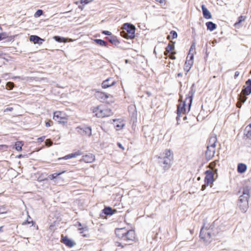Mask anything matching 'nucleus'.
<instances>
[{"instance_id": "nucleus-1", "label": "nucleus", "mask_w": 251, "mask_h": 251, "mask_svg": "<svg viewBox=\"0 0 251 251\" xmlns=\"http://www.w3.org/2000/svg\"><path fill=\"white\" fill-rule=\"evenodd\" d=\"M194 84L191 88V90L189 92V93L187 95V97L185 98L184 101L182 102L181 103L177 105L176 110L177 114H181V113L185 114L186 113V106L187 102L188 105V112L190 111L193 101V96L195 93V90H194L192 88Z\"/></svg>"}, {"instance_id": "nucleus-2", "label": "nucleus", "mask_w": 251, "mask_h": 251, "mask_svg": "<svg viewBox=\"0 0 251 251\" xmlns=\"http://www.w3.org/2000/svg\"><path fill=\"white\" fill-rule=\"evenodd\" d=\"M250 188L249 186L243 187L242 195L240 196L238 201L237 205L243 213L246 212L249 207V200L250 197Z\"/></svg>"}, {"instance_id": "nucleus-3", "label": "nucleus", "mask_w": 251, "mask_h": 251, "mask_svg": "<svg viewBox=\"0 0 251 251\" xmlns=\"http://www.w3.org/2000/svg\"><path fill=\"white\" fill-rule=\"evenodd\" d=\"M135 27L129 23L124 24V30L121 32V35L126 39H133L135 37Z\"/></svg>"}, {"instance_id": "nucleus-4", "label": "nucleus", "mask_w": 251, "mask_h": 251, "mask_svg": "<svg viewBox=\"0 0 251 251\" xmlns=\"http://www.w3.org/2000/svg\"><path fill=\"white\" fill-rule=\"evenodd\" d=\"M93 110V113L98 118L108 117L112 113L111 109L104 108L101 105L94 107Z\"/></svg>"}, {"instance_id": "nucleus-5", "label": "nucleus", "mask_w": 251, "mask_h": 251, "mask_svg": "<svg viewBox=\"0 0 251 251\" xmlns=\"http://www.w3.org/2000/svg\"><path fill=\"white\" fill-rule=\"evenodd\" d=\"M53 119L59 123L65 124L67 123L68 119L65 116L64 113L61 111L54 112Z\"/></svg>"}, {"instance_id": "nucleus-6", "label": "nucleus", "mask_w": 251, "mask_h": 251, "mask_svg": "<svg viewBox=\"0 0 251 251\" xmlns=\"http://www.w3.org/2000/svg\"><path fill=\"white\" fill-rule=\"evenodd\" d=\"M76 129L77 132L83 136L90 137L92 135V129L90 126L77 127Z\"/></svg>"}, {"instance_id": "nucleus-7", "label": "nucleus", "mask_w": 251, "mask_h": 251, "mask_svg": "<svg viewBox=\"0 0 251 251\" xmlns=\"http://www.w3.org/2000/svg\"><path fill=\"white\" fill-rule=\"evenodd\" d=\"M242 95L249 96L251 94V79H248L242 90Z\"/></svg>"}, {"instance_id": "nucleus-8", "label": "nucleus", "mask_w": 251, "mask_h": 251, "mask_svg": "<svg viewBox=\"0 0 251 251\" xmlns=\"http://www.w3.org/2000/svg\"><path fill=\"white\" fill-rule=\"evenodd\" d=\"M200 237L204 240H207L211 237V233L209 229L204 228V226H203L201 228Z\"/></svg>"}, {"instance_id": "nucleus-9", "label": "nucleus", "mask_w": 251, "mask_h": 251, "mask_svg": "<svg viewBox=\"0 0 251 251\" xmlns=\"http://www.w3.org/2000/svg\"><path fill=\"white\" fill-rule=\"evenodd\" d=\"M206 176L204 178V182L205 185H209L210 183H212L214 181V173L210 170L206 171L205 172Z\"/></svg>"}, {"instance_id": "nucleus-10", "label": "nucleus", "mask_w": 251, "mask_h": 251, "mask_svg": "<svg viewBox=\"0 0 251 251\" xmlns=\"http://www.w3.org/2000/svg\"><path fill=\"white\" fill-rule=\"evenodd\" d=\"M123 241L127 242L129 241H133L135 238V233L133 230H129L126 232Z\"/></svg>"}, {"instance_id": "nucleus-11", "label": "nucleus", "mask_w": 251, "mask_h": 251, "mask_svg": "<svg viewBox=\"0 0 251 251\" xmlns=\"http://www.w3.org/2000/svg\"><path fill=\"white\" fill-rule=\"evenodd\" d=\"M160 160L159 161L160 163H163L164 166H163V168L165 169H168L171 167V159L170 158H167V157H158Z\"/></svg>"}, {"instance_id": "nucleus-12", "label": "nucleus", "mask_w": 251, "mask_h": 251, "mask_svg": "<svg viewBox=\"0 0 251 251\" xmlns=\"http://www.w3.org/2000/svg\"><path fill=\"white\" fill-rule=\"evenodd\" d=\"M215 153V148L210 147L207 146V150L205 152V157L206 158L209 160H210L214 155Z\"/></svg>"}, {"instance_id": "nucleus-13", "label": "nucleus", "mask_w": 251, "mask_h": 251, "mask_svg": "<svg viewBox=\"0 0 251 251\" xmlns=\"http://www.w3.org/2000/svg\"><path fill=\"white\" fill-rule=\"evenodd\" d=\"M115 83L116 82L114 80H113L111 78H108L102 82L101 86L103 88L106 89L114 85Z\"/></svg>"}, {"instance_id": "nucleus-14", "label": "nucleus", "mask_w": 251, "mask_h": 251, "mask_svg": "<svg viewBox=\"0 0 251 251\" xmlns=\"http://www.w3.org/2000/svg\"><path fill=\"white\" fill-rule=\"evenodd\" d=\"M29 40L30 41L33 42L34 44H38L39 45H42L43 42L45 41L44 39L40 38L37 35H31L29 37Z\"/></svg>"}, {"instance_id": "nucleus-15", "label": "nucleus", "mask_w": 251, "mask_h": 251, "mask_svg": "<svg viewBox=\"0 0 251 251\" xmlns=\"http://www.w3.org/2000/svg\"><path fill=\"white\" fill-rule=\"evenodd\" d=\"M126 232L125 228H116L115 229V234L118 237L123 240L125 235Z\"/></svg>"}, {"instance_id": "nucleus-16", "label": "nucleus", "mask_w": 251, "mask_h": 251, "mask_svg": "<svg viewBox=\"0 0 251 251\" xmlns=\"http://www.w3.org/2000/svg\"><path fill=\"white\" fill-rule=\"evenodd\" d=\"M61 241L62 243L69 247H72L75 244L72 240L69 239L67 236H62Z\"/></svg>"}, {"instance_id": "nucleus-17", "label": "nucleus", "mask_w": 251, "mask_h": 251, "mask_svg": "<svg viewBox=\"0 0 251 251\" xmlns=\"http://www.w3.org/2000/svg\"><path fill=\"white\" fill-rule=\"evenodd\" d=\"M201 9L203 17L206 19H210L212 18V15L210 11L207 9L204 5H201Z\"/></svg>"}, {"instance_id": "nucleus-18", "label": "nucleus", "mask_w": 251, "mask_h": 251, "mask_svg": "<svg viewBox=\"0 0 251 251\" xmlns=\"http://www.w3.org/2000/svg\"><path fill=\"white\" fill-rule=\"evenodd\" d=\"M217 141V136L215 134H212L210 137L209 140H208V147L215 148L216 147V143Z\"/></svg>"}, {"instance_id": "nucleus-19", "label": "nucleus", "mask_w": 251, "mask_h": 251, "mask_svg": "<svg viewBox=\"0 0 251 251\" xmlns=\"http://www.w3.org/2000/svg\"><path fill=\"white\" fill-rule=\"evenodd\" d=\"M116 212L117 210L116 209H113L109 206L105 207L102 210V213L106 216L112 215Z\"/></svg>"}, {"instance_id": "nucleus-20", "label": "nucleus", "mask_w": 251, "mask_h": 251, "mask_svg": "<svg viewBox=\"0 0 251 251\" xmlns=\"http://www.w3.org/2000/svg\"><path fill=\"white\" fill-rule=\"evenodd\" d=\"M82 160L86 163H91L95 160V156L92 154H89L83 156Z\"/></svg>"}, {"instance_id": "nucleus-21", "label": "nucleus", "mask_w": 251, "mask_h": 251, "mask_svg": "<svg viewBox=\"0 0 251 251\" xmlns=\"http://www.w3.org/2000/svg\"><path fill=\"white\" fill-rule=\"evenodd\" d=\"M113 122L114 126L116 127V129L117 130H120L124 126L123 121L120 120V119H114Z\"/></svg>"}, {"instance_id": "nucleus-22", "label": "nucleus", "mask_w": 251, "mask_h": 251, "mask_svg": "<svg viewBox=\"0 0 251 251\" xmlns=\"http://www.w3.org/2000/svg\"><path fill=\"white\" fill-rule=\"evenodd\" d=\"M188 56L187 57V60L185 63L184 70L186 71V74L189 71L192 65L193 64V61L188 60Z\"/></svg>"}, {"instance_id": "nucleus-23", "label": "nucleus", "mask_w": 251, "mask_h": 251, "mask_svg": "<svg viewBox=\"0 0 251 251\" xmlns=\"http://www.w3.org/2000/svg\"><path fill=\"white\" fill-rule=\"evenodd\" d=\"M80 154L81 153L79 151H77L75 153H71V154L66 155L65 156H64L63 157L58 158V159L59 160H61V159L67 160V159H71V158H72L74 157H75L80 155Z\"/></svg>"}, {"instance_id": "nucleus-24", "label": "nucleus", "mask_w": 251, "mask_h": 251, "mask_svg": "<svg viewBox=\"0 0 251 251\" xmlns=\"http://www.w3.org/2000/svg\"><path fill=\"white\" fill-rule=\"evenodd\" d=\"M207 29L212 31L217 28V25L212 22H207L205 24Z\"/></svg>"}, {"instance_id": "nucleus-25", "label": "nucleus", "mask_w": 251, "mask_h": 251, "mask_svg": "<svg viewBox=\"0 0 251 251\" xmlns=\"http://www.w3.org/2000/svg\"><path fill=\"white\" fill-rule=\"evenodd\" d=\"M247 168L246 164L243 163H239L237 166V171L238 173L242 174L245 172Z\"/></svg>"}, {"instance_id": "nucleus-26", "label": "nucleus", "mask_w": 251, "mask_h": 251, "mask_svg": "<svg viewBox=\"0 0 251 251\" xmlns=\"http://www.w3.org/2000/svg\"><path fill=\"white\" fill-rule=\"evenodd\" d=\"M65 171H62V172H61L59 173H55L54 174L50 175L49 176V177L51 180H53V179H59L60 177H59V176L60 175H61V174H63L64 173H65Z\"/></svg>"}, {"instance_id": "nucleus-27", "label": "nucleus", "mask_w": 251, "mask_h": 251, "mask_svg": "<svg viewBox=\"0 0 251 251\" xmlns=\"http://www.w3.org/2000/svg\"><path fill=\"white\" fill-rule=\"evenodd\" d=\"M174 43L175 42H174L173 44L170 43L168 45L166 48V51L164 52L165 55H167L168 53L170 52L175 49Z\"/></svg>"}, {"instance_id": "nucleus-28", "label": "nucleus", "mask_w": 251, "mask_h": 251, "mask_svg": "<svg viewBox=\"0 0 251 251\" xmlns=\"http://www.w3.org/2000/svg\"><path fill=\"white\" fill-rule=\"evenodd\" d=\"M94 41L98 45H100L101 46L108 47V44L106 43V42L102 39H95Z\"/></svg>"}, {"instance_id": "nucleus-29", "label": "nucleus", "mask_w": 251, "mask_h": 251, "mask_svg": "<svg viewBox=\"0 0 251 251\" xmlns=\"http://www.w3.org/2000/svg\"><path fill=\"white\" fill-rule=\"evenodd\" d=\"M23 144L22 142L18 141L15 144V149L18 151H21L22 150V146Z\"/></svg>"}, {"instance_id": "nucleus-30", "label": "nucleus", "mask_w": 251, "mask_h": 251, "mask_svg": "<svg viewBox=\"0 0 251 251\" xmlns=\"http://www.w3.org/2000/svg\"><path fill=\"white\" fill-rule=\"evenodd\" d=\"M177 37V33H176V32L174 30H172L170 33V35H168L167 39H170L171 38H172V39H174L176 38Z\"/></svg>"}, {"instance_id": "nucleus-31", "label": "nucleus", "mask_w": 251, "mask_h": 251, "mask_svg": "<svg viewBox=\"0 0 251 251\" xmlns=\"http://www.w3.org/2000/svg\"><path fill=\"white\" fill-rule=\"evenodd\" d=\"M98 95H99V97L103 100H105L106 99H107V98H108L111 96V95L110 94H105L104 93H102V92L99 93L98 94Z\"/></svg>"}, {"instance_id": "nucleus-32", "label": "nucleus", "mask_w": 251, "mask_h": 251, "mask_svg": "<svg viewBox=\"0 0 251 251\" xmlns=\"http://www.w3.org/2000/svg\"><path fill=\"white\" fill-rule=\"evenodd\" d=\"M245 134L247 138L251 139V129L250 127H246L245 129Z\"/></svg>"}, {"instance_id": "nucleus-33", "label": "nucleus", "mask_w": 251, "mask_h": 251, "mask_svg": "<svg viewBox=\"0 0 251 251\" xmlns=\"http://www.w3.org/2000/svg\"><path fill=\"white\" fill-rule=\"evenodd\" d=\"M108 40L110 43L114 44L115 45H117L119 44V41L115 36L111 37L110 38L108 39Z\"/></svg>"}, {"instance_id": "nucleus-34", "label": "nucleus", "mask_w": 251, "mask_h": 251, "mask_svg": "<svg viewBox=\"0 0 251 251\" xmlns=\"http://www.w3.org/2000/svg\"><path fill=\"white\" fill-rule=\"evenodd\" d=\"M53 38L55 41L59 43L65 42L66 41L65 38L59 36H54Z\"/></svg>"}, {"instance_id": "nucleus-35", "label": "nucleus", "mask_w": 251, "mask_h": 251, "mask_svg": "<svg viewBox=\"0 0 251 251\" xmlns=\"http://www.w3.org/2000/svg\"><path fill=\"white\" fill-rule=\"evenodd\" d=\"M246 96H245V95H241L240 94V96H239V100L240 101H241V102H242V103L245 102V101L247 100V98Z\"/></svg>"}, {"instance_id": "nucleus-36", "label": "nucleus", "mask_w": 251, "mask_h": 251, "mask_svg": "<svg viewBox=\"0 0 251 251\" xmlns=\"http://www.w3.org/2000/svg\"><path fill=\"white\" fill-rule=\"evenodd\" d=\"M245 19V17H243V16H240L238 19V22H236L234 24L235 26H236L237 25L240 24L242 21H244Z\"/></svg>"}, {"instance_id": "nucleus-37", "label": "nucleus", "mask_w": 251, "mask_h": 251, "mask_svg": "<svg viewBox=\"0 0 251 251\" xmlns=\"http://www.w3.org/2000/svg\"><path fill=\"white\" fill-rule=\"evenodd\" d=\"M43 14V11L41 9H38L34 14L35 17H38Z\"/></svg>"}, {"instance_id": "nucleus-38", "label": "nucleus", "mask_w": 251, "mask_h": 251, "mask_svg": "<svg viewBox=\"0 0 251 251\" xmlns=\"http://www.w3.org/2000/svg\"><path fill=\"white\" fill-rule=\"evenodd\" d=\"M164 153H165V156H164V157L170 158L171 152L170 150H166L165 151Z\"/></svg>"}, {"instance_id": "nucleus-39", "label": "nucleus", "mask_w": 251, "mask_h": 251, "mask_svg": "<svg viewBox=\"0 0 251 251\" xmlns=\"http://www.w3.org/2000/svg\"><path fill=\"white\" fill-rule=\"evenodd\" d=\"M6 212L7 209L5 206H0V214L6 213Z\"/></svg>"}, {"instance_id": "nucleus-40", "label": "nucleus", "mask_w": 251, "mask_h": 251, "mask_svg": "<svg viewBox=\"0 0 251 251\" xmlns=\"http://www.w3.org/2000/svg\"><path fill=\"white\" fill-rule=\"evenodd\" d=\"M7 34L5 32L0 33V41L5 39L7 37Z\"/></svg>"}, {"instance_id": "nucleus-41", "label": "nucleus", "mask_w": 251, "mask_h": 251, "mask_svg": "<svg viewBox=\"0 0 251 251\" xmlns=\"http://www.w3.org/2000/svg\"><path fill=\"white\" fill-rule=\"evenodd\" d=\"M46 145L48 146H50L52 144V142L50 139H47L45 141Z\"/></svg>"}, {"instance_id": "nucleus-42", "label": "nucleus", "mask_w": 251, "mask_h": 251, "mask_svg": "<svg viewBox=\"0 0 251 251\" xmlns=\"http://www.w3.org/2000/svg\"><path fill=\"white\" fill-rule=\"evenodd\" d=\"M90 2V0H80V3L82 4H87Z\"/></svg>"}, {"instance_id": "nucleus-43", "label": "nucleus", "mask_w": 251, "mask_h": 251, "mask_svg": "<svg viewBox=\"0 0 251 251\" xmlns=\"http://www.w3.org/2000/svg\"><path fill=\"white\" fill-rule=\"evenodd\" d=\"M45 138V136L40 137L37 139V141L38 143H41L44 140Z\"/></svg>"}, {"instance_id": "nucleus-44", "label": "nucleus", "mask_w": 251, "mask_h": 251, "mask_svg": "<svg viewBox=\"0 0 251 251\" xmlns=\"http://www.w3.org/2000/svg\"><path fill=\"white\" fill-rule=\"evenodd\" d=\"M102 33L104 34V35H111V33L109 31H107V30H103L102 31Z\"/></svg>"}, {"instance_id": "nucleus-45", "label": "nucleus", "mask_w": 251, "mask_h": 251, "mask_svg": "<svg viewBox=\"0 0 251 251\" xmlns=\"http://www.w3.org/2000/svg\"><path fill=\"white\" fill-rule=\"evenodd\" d=\"M78 230L79 231H80V233H82L83 232V230H87V227L86 226H85V227H81V228H78Z\"/></svg>"}, {"instance_id": "nucleus-46", "label": "nucleus", "mask_w": 251, "mask_h": 251, "mask_svg": "<svg viewBox=\"0 0 251 251\" xmlns=\"http://www.w3.org/2000/svg\"><path fill=\"white\" fill-rule=\"evenodd\" d=\"M52 122L51 121H49L48 122H46V127H50L51 126V123Z\"/></svg>"}, {"instance_id": "nucleus-47", "label": "nucleus", "mask_w": 251, "mask_h": 251, "mask_svg": "<svg viewBox=\"0 0 251 251\" xmlns=\"http://www.w3.org/2000/svg\"><path fill=\"white\" fill-rule=\"evenodd\" d=\"M115 245L117 247H121L122 248H124V246L122 244V243H120V242H116L115 243Z\"/></svg>"}, {"instance_id": "nucleus-48", "label": "nucleus", "mask_w": 251, "mask_h": 251, "mask_svg": "<svg viewBox=\"0 0 251 251\" xmlns=\"http://www.w3.org/2000/svg\"><path fill=\"white\" fill-rule=\"evenodd\" d=\"M176 52H171V54H171L170 56V58L172 59H176V57L174 55V54H175Z\"/></svg>"}, {"instance_id": "nucleus-49", "label": "nucleus", "mask_w": 251, "mask_h": 251, "mask_svg": "<svg viewBox=\"0 0 251 251\" xmlns=\"http://www.w3.org/2000/svg\"><path fill=\"white\" fill-rule=\"evenodd\" d=\"M242 102H241V101H240L239 100L237 102V107L238 108H241V106H242Z\"/></svg>"}, {"instance_id": "nucleus-50", "label": "nucleus", "mask_w": 251, "mask_h": 251, "mask_svg": "<svg viewBox=\"0 0 251 251\" xmlns=\"http://www.w3.org/2000/svg\"><path fill=\"white\" fill-rule=\"evenodd\" d=\"M208 186V185H205V182H204V184H203V185H202V186H201V190H202V191H203L204 190H205V189L206 187L207 186Z\"/></svg>"}, {"instance_id": "nucleus-51", "label": "nucleus", "mask_w": 251, "mask_h": 251, "mask_svg": "<svg viewBox=\"0 0 251 251\" xmlns=\"http://www.w3.org/2000/svg\"><path fill=\"white\" fill-rule=\"evenodd\" d=\"M239 72L238 71H236L235 73V74L234 75V78L236 79L239 76Z\"/></svg>"}, {"instance_id": "nucleus-52", "label": "nucleus", "mask_w": 251, "mask_h": 251, "mask_svg": "<svg viewBox=\"0 0 251 251\" xmlns=\"http://www.w3.org/2000/svg\"><path fill=\"white\" fill-rule=\"evenodd\" d=\"M117 145L119 148H120L122 150H124L125 149L123 147L122 145L120 143H118Z\"/></svg>"}, {"instance_id": "nucleus-53", "label": "nucleus", "mask_w": 251, "mask_h": 251, "mask_svg": "<svg viewBox=\"0 0 251 251\" xmlns=\"http://www.w3.org/2000/svg\"><path fill=\"white\" fill-rule=\"evenodd\" d=\"M13 108L12 107H8V108H7L4 111H12L13 110Z\"/></svg>"}, {"instance_id": "nucleus-54", "label": "nucleus", "mask_w": 251, "mask_h": 251, "mask_svg": "<svg viewBox=\"0 0 251 251\" xmlns=\"http://www.w3.org/2000/svg\"><path fill=\"white\" fill-rule=\"evenodd\" d=\"M177 117L176 118V119L177 120V121L178 122L179 120V119H180V115L181 114H177Z\"/></svg>"}, {"instance_id": "nucleus-55", "label": "nucleus", "mask_w": 251, "mask_h": 251, "mask_svg": "<svg viewBox=\"0 0 251 251\" xmlns=\"http://www.w3.org/2000/svg\"><path fill=\"white\" fill-rule=\"evenodd\" d=\"M157 2H159L160 3H162L164 2V0H155Z\"/></svg>"}, {"instance_id": "nucleus-56", "label": "nucleus", "mask_w": 251, "mask_h": 251, "mask_svg": "<svg viewBox=\"0 0 251 251\" xmlns=\"http://www.w3.org/2000/svg\"><path fill=\"white\" fill-rule=\"evenodd\" d=\"M193 58H194L193 55V54H192V55L190 56V59H189V60L193 61Z\"/></svg>"}, {"instance_id": "nucleus-57", "label": "nucleus", "mask_w": 251, "mask_h": 251, "mask_svg": "<svg viewBox=\"0 0 251 251\" xmlns=\"http://www.w3.org/2000/svg\"><path fill=\"white\" fill-rule=\"evenodd\" d=\"M147 94L148 95V97H150L151 95V93L150 92H147Z\"/></svg>"}, {"instance_id": "nucleus-58", "label": "nucleus", "mask_w": 251, "mask_h": 251, "mask_svg": "<svg viewBox=\"0 0 251 251\" xmlns=\"http://www.w3.org/2000/svg\"><path fill=\"white\" fill-rule=\"evenodd\" d=\"M24 156V155H23V154H19V155L18 156V158H21L23 157Z\"/></svg>"}, {"instance_id": "nucleus-59", "label": "nucleus", "mask_w": 251, "mask_h": 251, "mask_svg": "<svg viewBox=\"0 0 251 251\" xmlns=\"http://www.w3.org/2000/svg\"><path fill=\"white\" fill-rule=\"evenodd\" d=\"M182 76V73H178V74H177V76L181 77Z\"/></svg>"}, {"instance_id": "nucleus-60", "label": "nucleus", "mask_w": 251, "mask_h": 251, "mask_svg": "<svg viewBox=\"0 0 251 251\" xmlns=\"http://www.w3.org/2000/svg\"><path fill=\"white\" fill-rule=\"evenodd\" d=\"M78 8L82 10L83 9V6L79 5L78 6Z\"/></svg>"}, {"instance_id": "nucleus-61", "label": "nucleus", "mask_w": 251, "mask_h": 251, "mask_svg": "<svg viewBox=\"0 0 251 251\" xmlns=\"http://www.w3.org/2000/svg\"><path fill=\"white\" fill-rule=\"evenodd\" d=\"M78 226L79 227L81 226H82L81 224L80 223H79V222H78Z\"/></svg>"}, {"instance_id": "nucleus-62", "label": "nucleus", "mask_w": 251, "mask_h": 251, "mask_svg": "<svg viewBox=\"0 0 251 251\" xmlns=\"http://www.w3.org/2000/svg\"><path fill=\"white\" fill-rule=\"evenodd\" d=\"M246 127H250V129H251V124H249Z\"/></svg>"}, {"instance_id": "nucleus-63", "label": "nucleus", "mask_w": 251, "mask_h": 251, "mask_svg": "<svg viewBox=\"0 0 251 251\" xmlns=\"http://www.w3.org/2000/svg\"><path fill=\"white\" fill-rule=\"evenodd\" d=\"M186 119H187V117L186 116H184V117L183 118V120H185Z\"/></svg>"}, {"instance_id": "nucleus-64", "label": "nucleus", "mask_w": 251, "mask_h": 251, "mask_svg": "<svg viewBox=\"0 0 251 251\" xmlns=\"http://www.w3.org/2000/svg\"><path fill=\"white\" fill-rule=\"evenodd\" d=\"M2 55V53L1 51H0V56Z\"/></svg>"}]
</instances>
